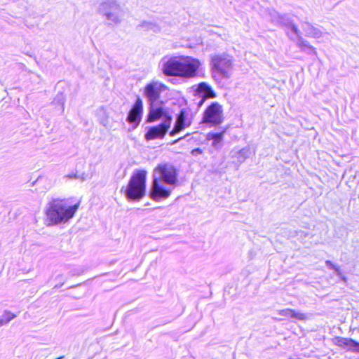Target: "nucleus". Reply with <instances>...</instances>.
<instances>
[{
    "instance_id": "nucleus-1",
    "label": "nucleus",
    "mask_w": 359,
    "mask_h": 359,
    "mask_svg": "<svg viewBox=\"0 0 359 359\" xmlns=\"http://www.w3.org/2000/svg\"><path fill=\"white\" fill-rule=\"evenodd\" d=\"M177 169L170 163H161L153 171L150 198L155 201L167 199L178 183Z\"/></svg>"
},
{
    "instance_id": "nucleus-2",
    "label": "nucleus",
    "mask_w": 359,
    "mask_h": 359,
    "mask_svg": "<svg viewBox=\"0 0 359 359\" xmlns=\"http://www.w3.org/2000/svg\"><path fill=\"white\" fill-rule=\"evenodd\" d=\"M201 62L195 57H171L162 61L161 71L166 76H178L189 79L197 76Z\"/></svg>"
},
{
    "instance_id": "nucleus-3",
    "label": "nucleus",
    "mask_w": 359,
    "mask_h": 359,
    "mask_svg": "<svg viewBox=\"0 0 359 359\" xmlns=\"http://www.w3.org/2000/svg\"><path fill=\"white\" fill-rule=\"evenodd\" d=\"M79 203L71 205L68 200L53 198L46 205L45 222L47 226L69 222L75 215Z\"/></svg>"
},
{
    "instance_id": "nucleus-4",
    "label": "nucleus",
    "mask_w": 359,
    "mask_h": 359,
    "mask_svg": "<svg viewBox=\"0 0 359 359\" xmlns=\"http://www.w3.org/2000/svg\"><path fill=\"white\" fill-rule=\"evenodd\" d=\"M97 12L109 22V25H120L124 16L118 0H102L97 6Z\"/></svg>"
},
{
    "instance_id": "nucleus-5",
    "label": "nucleus",
    "mask_w": 359,
    "mask_h": 359,
    "mask_svg": "<svg viewBox=\"0 0 359 359\" xmlns=\"http://www.w3.org/2000/svg\"><path fill=\"white\" fill-rule=\"evenodd\" d=\"M147 171L138 170L132 175L125 194L129 200L139 201L142 198L146 192Z\"/></svg>"
},
{
    "instance_id": "nucleus-6",
    "label": "nucleus",
    "mask_w": 359,
    "mask_h": 359,
    "mask_svg": "<svg viewBox=\"0 0 359 359\" xmlns=\"http://www.w3.org/2000/svg\"><path fill=\"white\" fill-rule=\"evenodd\" d=\"M233 58L226 54H215L211 56V68L213 73H216L222 78L231 77L233 69Z\"/></svg>"
},
{
    "instance_id": "nucleus-7",
    "label": "nucleus",
    "mask_w": 359,
    "mask_h": 359,
    "mask_svg": "<svg viewBox=\"0 0 359 359\" xmlns=\"http://www.w3.org/2000/svg\"><path fill=\"white\" fill-rule=\"evenodd\" d=\"M224 121L222 106L217 102H212L204 111L202 121L210 126H216Z\"/></svg>"
},
{
    "instance_id": "nucleus-8",
    "label": "nucleus",
    "mask_w": 359,
    "mask_h": 359,
    "mask_svg": "<svg viewBox=\"0 0 359 359\" xmlns=\"http://www.w3.org/2000/svg\"><path fill=\"white\" fill-rule=\"evenodd\" d=\"M168 90L167 86L159 81L153 80L146 84L143 89V95L149 104H156L161 94Z\"/></svg>"
},
{
    "instance_id": "nucleus-9",
    "label": "nucleus",
    "mask_w": 359,
    "mask_h": 359,
    "mask_svg": "<svg viewBox=\"0 0 359 359\" xmlns=\"http://www.w3.org/2000/svg\"><path fill=\"white\" fill-rule=\"evenodd\" d=\"M171 123L172 117L166 116L165 119L161 123L149 128L144 135L145 139L149 141L163 138L170 128Z\"/></svg>"
},
{
    "instance_id": "nucleus-10",
    "label": "nucleus",
    "mask_w": 359,
    "mask_h": 359,
    "mask_svg": "<svg viewBox=\"0 0 359 359\" xmlns=\"http://www.w3.org/2000/svg\"><path fill=\"white\" fill-rule=\"evenodd\" d=\"M289 29L287 32L289 37L292 40L297 39V45L302 51L308 54L317 55L316 48L301 36L300 32L296 25H292Z\"/></svg>"
},
{
    "instance_id": "nucleus-11",
    "label": "nucleus",
    "mask_w": 359,
    "mask_h": 359,
    "mask_svg": "<svg viewBox=\"0 0 359 359\" xmlns=\"http://www.w3.org/2000/svg\"><path fill=\"white\" fill-rule=\"evenodd\" d=\"M191 123V117L188 111L184 109H181L177 116L174 128L169 133L170 135L175 136L185 128H189Z\"/></svg>"
},
{
    "instance_id": "nucleus-12",
    "label": "nucleus",
    "mask_w": 359,
    "mask_h": 359,
    "mask_svg": "<svg viewBox=\"0 0 359 359\" xmlns=\"http://www.w3.org/2000/svg\"><path fill=\"white\" fill-rule=\"evenodd\" d=\"M194 95L200 99L198 102V107H200L207 99L215 97L216 93L210 85L205 82H201L194 90Z\"/></svg>"
},
{
    "instance_id": "nucleus-13",
    "label": "nucleus",
    "mask_w": 359,
    "mask_h": 359,
    "mask_svg": "<svg viewBox=\"0 0 359 359\" xmlns=\"http://www.w3.org/2000/svg\"><path fill=\"white\" fill-rule=\"evenodd\" d=\"M142 114L143 102L140 97H137L128 113L127 121L130 124H134V128H136L142 120Z\"/></svg>"
},
{
    "instance_id": "nucleus-14",
    "label": "nucleus",
    "mask_w": 359,
    "mask_h": 359,
    "mask_svg": "<svg viewBox=\"0 0 359 359\" xmlns=\"http://www.w3.org/2000/svg\"><path fill=\"white\" fill-rule=\"evenodd\" d=\"M149 105V111L147 116V122H154L161 118L163 121H164L166 116H171L168 114L166 109L163 106H157L156 104Z\"/></svg>"
},
{
    "instance_id": "nucleus-15",
    "label": "nucleus",
    "mask_w": 359,
    "mask_h": 359,
    "mask_svg": "<svg viewBox=\"0 0 359 359\" xmlns=\"http://www.w3.org/2000/svg\"><path fill=\"white\" fill-rule=\"evenodd\" d=\"M224 133L225 130H223L220 133L210 132L206 135V140L208 141L212 140V146L215 149H219L222 147V141L224 139Z\"/></svg>"
},
{
    "instance_id": "nucleus-16",
    "label": "nucleus",
    "mask_w": 359,
    "mask_h": 359,
    "mask_svg": "<svg viewBox=\"0 0 359 359\" xmlns=\"http://www.w3.org/2000/svg\"><path fill=\"white\" fill-rule=\"evenodd\" d=\"M302 29L306 36L315 39H320L323 36L324 33L319 29L314 27L308 22L302 24Z\"/></svg>"
},
{
    "instance_id": "nucleus-17",
    "label": "nucleus",
    "mask_w": 359,
    "mask_h": 359,
    "mask_svg": "<svg viewBox=\"0 0 359 359\" xmlns=\"http://www.w3.org/2000/svg\"><path fill=\"white\" fill-rule=\"evenodd\" d=\"M278 313L281 316H285L287 318L304 320L307 318V316L305 313L296 311L294 310L290 309H282L278 311Z\"/></svg>"
},
{
    "instance_id": "nucleus-18",
    "label": "nucleus",
    "mask_w": 359,
    "mask_h": 359,
    "mask_svg": "<svg viewBox=\"0 0 359 359\" xmlns=\"http://www.w3.org/2000/svg\"><path fill=\"white\" fill-rule=\"evenodd\" d=\"M350 340H351V338L336 337L334 339H332V342L334 345L340 347L341 348L346 350Z\"/></svg>"
},
{
    "instance_id": "nucleus-19",
    "label": "nucleus",
    "mask_w": 359,
    "mask_h": 359,
    "mask_svg": "<svg viewBox=\"0 0 359 359\" xmlns=\"http://www.w3.org/2000/svg\"><path fill=\"white\" fill-rule=\"evenodd\" d=\"M139 27L145 31L157 32L160 30L159 27L156 23L150 21H144L139 25Z\"/></svg>"
},
{
    "instance_id": "nucleus-20",
    "label": "nucleus",
    "mask_w": 359,
    "mask_h": 359,
    "mask_svg": "<svg viewBox=\"0 0 359 359\" xmlns=\"http://www.w3.org/2000/svg\"><path fill=\"white\" fill-rule=\"evenodd\" d=\"M15 317L16 316L11 312L5 311L4 314L0 317V327L6 325Z\"/></svg>"
},
{
    "instance_id": "nucleus-21",
    "label": "nucleus",
    "mask_w": 359,
    "mask_h": 359,
    "mask_svg": "<svg viewBox=\"0 0 359 359\" xmlns=\"http://www.w3.org/2000/svg\"><path fill=\"white\" fill-rule=\"evenodd\" d=\"M346 351L359 353V343L351 339Z\"/></svg>"
},
{
    "instance_id": "nucleus-22",
    "label": "nucleus",
    "mask_w": 359,
    "mask_h": 359,
    "mask_svg": "<svg viewBox=\"0 0 359 359\" xmlns=\"http://www.w3.org/2000/svg\"><path fill=\"white\" fill-rule=\"evenodd\" d=\"M250 154L251 152L249 148H243L239 151L238 158L241 161H243L250 157Z\"/></svg>"
},
{
    "instance_id": "nucleus-23",
    "label": "nucleus",
    "mask_w": 359,
    "mask_h": 359,
    "mask_svg": "<svg viewBox=\"0 0 359 359\" xmlns=\"http://www.w3.org/2000/svg\"><path fill=\"white\" fill-rule=\"evenodd\" d=\"M54 102L60 106V110L64 111L65 96L62 93L57 94L54 100Z\"/></svg>"
},
{
    "instance_id": "nucleus-24",
    "label": "nucleus",
    "mask_w": 359,
    "mask_h": 359,
    "mask_svg": "<svg viewBox=\"0 0 359 359\" xmlns=\"http://www.w3.org/2000/svg\"><path fill=\"white\" fill-rule=\"evenodd\" d=\"M68 178L69 179H81L82 181L85 180V177H80L79 175H78L76 173H73V174H69L67 176Z\"/></svg>"
},
{
    "instance_id": "nucleus-25",
    "label": "nucleus",
    "mask_w": 359,
    "mask_h": 359,
    "mask_svg": "<svg viewBox=\"0 0 359 359\" xmlns=\"http://www.w3.org/2000/svg\"><path fill=\"white\" fill-rule=\"evenodd\" d=\"M203 153V151L200 148H196V149H194L192 151H191V154L193 156H198V155H200Z\"/></svg>"
},
{
    "instance_id": "nucleus-26",
    "label": "nucleus",
    "mask_w": 359,
    "mask_h": 359,
    "mask_svg": "<svg viewBox=\"0 0 359 359\" xmlns=\"http://www.w3.org/2000/svg\"><path fill=\"white\" fill-rule=\"evenodd\" d=\"M333 269L335 271L336 274H337L339 277L341 276L342 273H341V270H340V269H339V266H335V267H334Z\"/></svg>"
},
{
    "instance_id": "nucleus-27",
    "label": "nucleus",
    "mask_w": 359,
    "mask_h": 359,
    "mask_svg": "<svg viewBox=\"0 0 359 359\" xmlns=\"http://www.w3.org/2000/svg\"><path fill=\"white\" fill-rule=\"evenodd\" d=\"M325 264H326V265H327L328 267H330V269H333L335 267V266H336V265H334V264H332V262H331V261H330V260H327V261L325 262Z\"/></svg>"
},
{
    "instance_id": "nucleus-28",
    "label": "nucleus",
    "mask_w": 359,
    "mask_h": 359,
    "mask_svg": "<svg viewBox=\"0 0 359 359\" xmlns=\"http://www.w3.org/2000/svg\"><path fill=\"white\" fill-rule=\"evenodd\" d=\"M340 278L344 282H346L347 278L343 274L341 275V276H340Z\"/></svg>"
},
{
    "instance_id": "nucleus-29",
    "label": "nucleus",
    "mask_w": 359,
    "mask_h": 359,
    "mask_svg": "<svg viewBox=\"0 0 359 359\" xmlns=\"http://www.w3.org/2000/svg\"><path fill=\"white\" fill-rule=\"evenodd\" d=\"M183 137H181V138H179L178 140H175L173 144H175L177 143V142H179L180 140H182Z\"/></svg>"
}]
</instances>
